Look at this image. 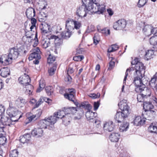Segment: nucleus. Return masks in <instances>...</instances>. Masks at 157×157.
Returning <instances> with one entry per match:
<instances>
[{
  "label": "nucleus",
  "instance_id": "1",
  "mask_svg": "<svg viewBox=\"0 0 157 157\" xmlns=\"http://www.w3.org/2000/svg\"><path fill=\"white\" fill-rule=\"evenodd\" d=\"M121 112H117L114 118L118 123L123 122L124 119L126 118L129 114V107L126 103V101L123 100L118 104Z\"/></svg>",
  "mask_w": 157,
  "mask_h": 157
},
{
  "label": "nucleus",
  "instance_id": "2",
  "mask_svg": "<svg viewBox=\"0 0 157 157\" xmlns=\"http://www.w3.org/2000/svg\"><path fill=\"white\" fill-rule=\"evenodd\" d=\"M145 67L143 63H138L136 64L135 72L134 74L133 83L136 87H141L142 79L143 78Z\"/></svg>",
  "mask_w": 157,
  "mask_h": 157
},
{
  "label": "nucleus",
  "instance_id": "3",
  "mask_svg": "<svg viewBox=\"0 0 157 157\" xmlns=\"http://www.w3.org/2000/svg\"><path fill=\"white\" fill-rule=\"evenodd\" d=\"M90 0H82V4L77 8L76 14L81 18L85 17L87 13L91 14Z\"/></svg>",
  "mask_w": 157,
  "mask_h": 157
},
{
  "label": "nucleus",
  "instance_id": "4",
  "mask_svg": "<svg viewBox=\"0 0 157 157\" xmlns=\"http://www.w3.org/2000/svg\"><path fill=\"white\" fill-rule=\"evenodd\" d=\"M91 12L92 14L97 13L102 14L105 11V6L104 4H98L100 0H90Z\"/></svg>",
  "mask_w": 157,
  "mask_h": 157
},
{
  "label": "nucleus",
  "instance_id": "5",
  "mask_svg": "<svg viewBox=\"0 0 157 157\" xmlns=\"http://www.w3.org/2000/svg\"><path fill=\"white\" fill-rule=\"evenodd\" d=\"M56 123L54 118H51L50 117L48 118H45L44 120L40 121L39 122V125L40 128H48L49 129H52L54 127V124Z\"/></svg>",
  "mask_w": 157,
  "mask_h": 157
},
{
  "label": "nucleus",
  "instance_id": "6",
  "mask_svg": "<svg viewBox=\"0 0 157 157\" xmlns=\"http://www.w3.org/2000/svg\"><path fill=\"white\" fill-rule=\"evenodd\" d=\"M64 112L63 110H59L57 112L55 113L53 115L51 116L50 117L51 118L55 119L56 122L57 120V119L63 118L62 120L63 123L64 124H67L70 122L71 117L68 115H64Z\"/></svg>",
  "mask_w": 157,
  "mask_h": 157
},
{
  "label": "nucleus",
  "instance_id": "7",
  "mask_svg": "<svg viewBox=\"0 0 157 157\" xmlns=\"http://www.w3.org/2000/svg\"><path fill=\"white\" fill-rule=\"evenodd\" d=\"M20 50L17 48H13L10 49L9 55H7L6 58L8 63V65L12 63L13 59H16L18 58L20 55Z\"/></svg>",
  "mask_w": 157,
  "mask_h": 157
},
{
  "label": "nucleus",
  "instance_id": "8",
  "mask_svg": "<svg viewBox=\"0 0 157 157\" xmlns=\"http://www.w3.org/2000/svg\"><path fill=\"white\" fill-rule=\"evenodd\" d=\"M7 113L12 119V121L17 122L22 117L21 115H20L17 110L13 107L10 108L8 109Z\"/></svg>",
  "mask_w": 157,
  "mask_h": 157
},
{
  "label": "nucleus",
  "instance_id": "9",
  "mask_svg": "<svg viewBox=\"0 0 157 157\" xmlns=\"http://www.w3.org/2000/svg\"><path fill=\"white\" fill-rule=\"evenodd\" d=\"M0 122V132H4V128L5 126H10L11 125L13 124L14 122L12 121V119L10 118L4 116L2 117Z\"/></svg>",
  "mask_w": 157,
  "mask_h": 157
},
{
  "label": "nucleus",
  "instance_id": "10",
  "mask_svg": "<svg viewBox=\"0 0 157 157\" xmlns=\"http://www.w3.org/2000/svg\"><path fill=\"white\" fill-rule=\"evenodd\" d=\"M39 3L41 5H44V6L41 8V10L40 12L38 18L40 21H44L46 20L47 17V13L44 12L43 10L46 8V2L45 0H39Z\"/></svg>",
  "mask_w": 157,
  "mask_h": 157
},
{
  "label": "nucleus",
  "instance_id": "11",
  "mask_svg": "<svg viewBox=\"0 0 157 157\" xmlns=\"http://www.w3.org/2000/svg\"><path fill=\"white\" fill-rule=\"evenodd\" d=\"M135 90L137 93H141L146 98L150 97L151 94V89L146 86L144 87H136Z\"/></svg>",
  "mask_w": 157,
  "mask_h": 157
},
{
  "label": "nucleus",
  "instance_id": "12",
  "mask_svg": "<svg viewBox=\"0 0 157 157\" xmlns=\"http://www.w3.org/2000/svg\"><path fill=\"white\" fill-rule=\"evenodd\" d=\"M126 24V20L124 19H121L114 23L113 28L116 30H122L125 28Z\"/></svg>",
  "mask_w": 157,
  "mask_h": 157
},
{
  "label": "nucleus",
  "instance_id": "13",
  "mask_svg": "<svg viewBox=\"0 0 157 157\" xmlns=\"http://www.w3.org/2000/svg\"><path fill=\"white\" fill-rule=\"evenodd\" d=\"M31 52V53L29 57V60H31L34 59H40L41 58V52L38 47L34 48Z\"/></svg>",
  "mask_w": 157,
  "mask_h": 157
},
{
  "label": "nucleus",
  "instance_id": "14",
  "mask_svg": "<svg viewBox=\"0 0 157 157\" xmlns=\"http://www.w3.org/2000/svg\"><path fill=\"white\" fill-rule=\"evenodd\" d=\"M67 90L69 91V93L64 94L65 98L73 102H74V100L75 99V90L73 88H71L68 89Z\"/></svg>",
  "mask_w": 157,
  "mask_h": 157
},
{
  "label": "nucleus",
  "instance_id": "15",
  "mask_svg": "<svg viewBox=\"0 0 157 157\" xmlns=\"http://www.w3.org/2000/svg\"><path fill=\"white\" fill-rule=\"evenodd\" d=\"M18 80L21 84L25 86L29 84L31 82V79L29 76L26 74H24L23 75L20 77Z\"/></svg>",
  "mask_w": 157,
  "mask_h": 157
},
{
  "label": "nucleus",
  "instance_id": "16",
  "mask_svg": "<svg viewBox=\"0 0 157 157\" xmlns=\"http://www.w3.org/2000/svg\"><path fill=\"white\" fill-rule=\"evenodd\" d=\"M114 125L112 121H109L105 122L104 124L103 128L105 131L111 132L114 129Z\"/></svg>",
  "mask_w": 157,
  "mask_h": 157
},
{
  "label": "nucleus",
  "instance_id": "17",
  "mask_svg": "<svg viewBox=\"0 0 157 157\" xmlns=\"http://www.w3.org/2000/svg\"><path fill=\"white\" fill-rule=\"evenodd\" d=\"M85 115L87 120L91 122L94 121V119L97 116V113L93 112L91 111H87Z\"/></svg>",
  "mask_w": 157,
  "mask_h": 157
},
{
  "label": "nucleus",
  "instance_id": "18",
  "mask_svg": "<svg viewBox=\"0 0 157 157\" xmlns=\"http://www.w3.org/2000/svg\"><path fill=\"white\" fill-rule=\"evenodd\" d=\"M146 121V118H142L140 116L136 117L133 120L134 124L137 126L143 125Z\"/></svg>",
  "mask_w": 157,
  "mask_h": 157
},
{
  "label": "nucleus",
  "instance_id": "19",
  "mask_svg": "<svg viewBox=\"0 0 157 157\" xmlns=\"http://www.w3.org/2000/svg\"><path fill=\"white\" fill-rule=\"evenodd\" d=\"M31 138V135L29 133H26L20 137V141L22 143H25L29 142Z\"/></svg>",
  "mask_w": 157,
  "mask_h": 157
},
{
  "label": "nucleus",
  "instance_id": "20",
  "mask_svg": "<svg viewBox=\"0 0 157 157\" xmlns=\"http://www.w3.org/2000/svg\"><path fill=\"white\" fill-rule=\"evenodd\" d=\"M41 33L44 34L47 33L49 30L50 25L46 23H41L40 25Z\"/></svg>",
  "mask_w": 157,
  "mask_h": 157
},
{
  "label": "nucleus",
  "instance_id": "21",
  "mask_svg": "<svg viewBox=\"0 0 157 157\" xmlns=\"http://www.w3.org/2000/svg\"><path fill=\"white\" fill-rule=\"evenodd\" d=\"M143 105V108L145 112L155 109L153 105L150 101H145L144 102Z\"/></svg>",
  "mask_w": 157,
  "mask_h": 157
},
{
  "label": "nucleus",
  "instance_id": "22",
  "mask_svg": "<svg viewBox=\"0 0 157 157\" xmlns=\"http://www.w3.org/2000/svg\"><path fill=\"white\" fill-rule=\"evenodd\" d=\"M26 15L27 17L29 19H31L35 16V11L34 8L30 7L27 9L26 12Z\"/></svg>",
  "mask_w": 157,
  "mask_h": 157
},
{
  "label": "nucleus",
  "instance_id": "23",
  "mask_svg": "<svg viewBox=\"0 0 157 157\" xmlns=\"http://www.w3.org/2000/svg\"><path fill=\"white\" fill-rule=\"evenodd\" d=\"M146 112L145 116L146 118H147V119L149 120H151L154 119L156 113L155 109Z\"/></svg>",
  "mask_w": 157,
  "mask_h": 157
},
{
  "label": "nucleus",
  "instance_id": "24",
  "mask_svg": "<svg viewBox=\"0 0 157 157\" xmlns=\"http://www.w3.org/2000/svg\"><path fill=\"white\" fill-rule=\"evenodd\" d=\"M65 115H68L71 117V114H73L77 111V109L75 107L64 108L63 109Z\"/></svg>",
  "mask_w": 157,
  "mask_h": 157
},
{
  "label": "nucleus",
  "instance_id": "25",
  "mask_svg": "<svg viewBox=\"0 0 157 157\" xmlns=\"http://www.w3.org/2000/svg\"><path fill=\"white\" fill-rule=\"evenodd\" d=\"M43 131L40 128H35L31 132V134L33 136L36 137H41L43 136Z\"/></svg>",
  "mask_w": 157,
  "mask_h": 157
},
{
  "label": "nucleus",
  "instance_id": "26",
  "mask_svg": "<svg viewBox=\"0 0 157 157\" xmlns=\"http://www.w3.org/2000/svg\"><path fill=\"white\" fill-rule=\"evenodd\" d=\"M0 74L3 77H7L10 74V71L7 67H3L0 70Z\"/></svg>",
  "mask_w": 157,
  "mask_h": 157
},
{
  "label": "nucleus",
  "instance_id": "27",
  "mask_svg": "<svg viewBox=\"0 0 157 157\" xmlns=\"http://www.w3.org/2000/svg\"><path fill=\"white\" fill-rule=\"evenodd\" d=\"M120 138V134L118 133H112L109 136L110 140L113 142H116L118 141Z\"/></svg>",
  "mask_w": 157,
  "mask_h": 157
},
{
  "label": "nucleus",
  "instance_id": "28",
  "mask_svg": "<svg viewBox=\"0 0 157 157\" xmlns=\"http://www.w3.org/2000/svg\"><path fill=\"white\" fill-rule=\"evenodd\" d=\"M27 101L21 97H19L15 101V104L18 107H23L26 103Z\"/></svg>",
  "mask_w": 157,
  "mask_h": 157
},
{
  "label": "nucleus",
  "instance_id": "29",
  "mask_svg": "<svg viewBox=\"0 0 157 157\" xmlns=\"http://www.w3.org/2000/svg\"><path fill=\"white\" fill-rule=\"evenodd\" d=\"M157 79V72L151 78V80L148 82V84L152 88H155L156 86V82Z\"/></svg>",
  "mask_w": 157,
  "mask_h": 157
},
{
  "label": "nucleus",
  "instance_id": "30",
  "mask_svg": "<svg viewBox=\"0 0 157 157\" xmlns=\"http://www.w3.org/2000/svg\"><path fill=\"white\" fill-rule=\"evenodd\" d=\"M148 130L151 133L157 134V126L154 123H152L148 128Z\"/></svg>",
  "mask_w": 157,
  "mask_h": 157
},
{
  "label": "nucleus",
  "instance_id": "31",
  "mask_svg": "<svg viewBox=\"0 0 157 157\" xmlns=\"http://www.w3.org/2000/svg\"><path fill=\"white\" fill-rule=\"evenodd\" d=\"M154 52L152 50H148L146 52L144 56V59L147 60L153 57Z\"/></svg>",
  "mask_w": 157,
  "mask_h": 157
},
{
  "label": "nucleus",
  "instance_id": "32",
  "mask_svg": "<svg viewBox=\"0 0 157 157\" xmlns=\"http://www.w3.org/2000/svg\"><path fill=\"white\" fill-rule=\"evenodd\" d=\"M44 101H45L46 102L49 103L51 100L49 98H40L39 101L37 102L35 105V107H38Z\"/></svg>",
  "mask_w": 157,
  "mask_h": 157
},
{
  "label": "nucleus",
  "instance_id": "33",
  "mask_svg": "<svg viewBox=\"0 0 157 157\" xmlns=\"http://www.w3.org/2000/svg\"><path fill=\"white\" fill-rule=\"evenodd\" d=\"M97 29L98 32L102 33L105 34L106 35H109L110 34L109 30L107 29L106 28L101 29L100 26H98Z\"/></svg>",
  "mask_w": 157,
  "mask_h": 157
},
{
  "label": "nucleus",
  "instance_id": "34",
  "mask_svg": "<svg viewBox=\"0 0 157 157\" xmlns=\"http://www.w3.org/2000/svg\"><path fill=\"white\" fill-rule=\"evenodd\" d=\"M45 84L43 79H41L39 82V88L36 90L37 92H39L42 90L45 87Z\"/></svg>",
  "mask_w": 157,
  "mask_h": 157
},
{
  "label": "nucleus",
  "instance_id": "35",
  "mask_svg": "<svg viewBox=\"0 0 157 157\" xmlns=\"http://www.w3.org/2000/svg\"><path fill=\"white\" fill-rule=\"evenodd\" d=\"M45 90L48 95L51 96L52 95L54 92V88L51 86H48L45 87Z\"/></svg>",
  "mask_w": 157,
  "mask_h": 157
},
{
  "label": "nucleus",
  "instance_id": "36",
  "mask_svg": "<svg viewBox=\"0 0 157 157\" xmlns=\"http://www.w3.org/2000/svg\"><path fill=\"white\" fill-rule=\"evenodd\" d=\"M71 35V33L68 31H64L60 34L61 38L67 39L69 38Z\"/></svg>",
  "mask_w": 157,
  "mask_h": 157
},
{
  "label": "nucleus",
  "instance_id": "37",
  "mask_svg": "<svg viewBox=\"0 0 157 157\" xmlns=\"http://www.w3.org/2000/svg\"><path fill=\"white\" fill-rule=\"evenodd\" d=\"M25 87L26 88V90L25 91L26 93L29 94H31L33 91V86L29 84L25 86Z\"/></svg>",
  "mask_w": 157,
  "mask_h": 157
},
{
  "label": "nucleus",
  "instance_id": "38",
  "mask_svg": "<svg viewBox=\"0 0 157 157\" xmlns=\"http://www.w3.org/2000/svg\"><path fill=\"white\" fill-rule=\"evenodd\" d=\"M152 28L153 27L151 25H146L143 28V31L144 33H145L146 35H148L149 34L148 33L150 32L151 28Z\"/></svg>",
  "mask_w": 157,
  "mask_h": 157
},
{
  "label": "nucleus",
  "instance_id": "39",
  "mask_svg": "<svg viewBox=\"0 0 157 157\" xmlns=\"http://www.w3.org/2000/svg\"><path fill=\"white\" fill-rule=\"evenodd\" d=\"M128 126L129 124L128 123L126 122H124L120 127V131L123 132L124 131H126L128 128Z\"/></svg>",
  "mask_w": 157,
  "mask_h": 157
},
{
  "label": "nucleus",
  "instance_id": "40",
  "mask_svg": "<svg viewBox=\"0 0 157 157\" xmlns=\"http://www.w3.org/2000/svg\"><path fill=\"white\" fill-rule=\"evenodd\" d=\"M6 55H3L1 58H0V65L2 64H3L4 65H8V63L7 62V61H6Z\"/></svg>",
  "mask_w": 157,
  "mask_h": 157
},
{
  "label": "nucleus",
  "instance_id": "41",
  "mask_svg": "<svg viewBox=\"0 0 157 157\" xmlns=\"http://www.w3.org/2000/svg\"><path fill=\"white\" fill-rule=\"evenodd\" d=\"M42 46L43 48L46 49L50 45V42L48 40H44L41 42Z\"/></svg>",
  "mask_w": 157,
  "mask_h": 157
},
{
  "label": "nucleus",
  "instance_id": "42",
  "mask_svg": "<svg viewBox=\"0 0 157 157\" xmlns=\"http://www.w3.org/2000/svg\"><path fill=\"white\" fill-rule=\"evenodd\" d=\"M118 48V46L117 45H113L108 49L107 52L109 53L113 52L117 50Z\"/></svg>",
  "mask_w": 157,
  "mask_h": 157
},
{
  "label": "nucleus",
  "instance_id": "43",
  "mask_svg": "<svg viewBox=\"0 0 157 157\" xmlns=\"http://www.w3.org/2000/svg\"><path fill=\"white\" fill-rule=\"evenodd\" d=\"M150 42L152 45L157 44V35H155L150 38Z\"/></svg>",
  "mask_w": 157,
  "mask_h": 157
},
{
  "label": "nucleus",
  "instance_id": "44",
  "mask_svg": "<svg viewBox=\"0 0 157 157\" xmlns=\"http://www.w3.org/2000/svg\"><path fill=\"white\" fill-rule=\"evenodd\" d=\"M70 21L69 20H67L66 22V27L67 29V31L71 33L72 31L74 29V28L72 26L69 25Z\"/></svg>",
  "mask_w": 157,
  "mask_h": 157
},
{
  "label": "nucleus",
  "instance_id": "45",
  "mask_svg": "<svg viewBox=\"0 0 157 157\" xmlns=\"http://www.w3.org/2000/svg\"><path fill=\"white\" fill-rule=\"evenodd\" d=\"M71 20L74 23L75 28L77 29H79L81 26L82 24L81 22L74 20L73 19H72Z\"/></svg>",
  "mask_w": 157,
  "mask_h": 157
},
{
  "label": "nucleus",
  "instance_id": "46",
  "mask_svg": "<svg viewBox=\"0 0 157 157\" xmlns=\"http://www.w3.org/2000/svg\"><path fill=\"white\" fill-rule=\"evenodd\" d=\"M57 66L56 65H54L52 67L49 69L48 70V72L50 75H52L54 73L55 71L56 70Z\"/></svg>",
  "mask_w": 157,
  "mask_h": 157
},
{
  "label": "nucleus",
  "instance_id": "47",
  "mask_svg": "<svg viewBox=\"0 0 157 157\" xmlns=\"http://www.w3.org/2000/svg\"><path fill=\"white\" fill-rule=\"evenodd\" d=\"M2 132H0V144H4L6 141V137L3 136V134Z\"/></svg>",
  "mask_w": 157,
  "mask_h": 157
},
{
  "label": "nucleus",
  "instance_id": "48",
  "mask_svg": "<svg viewBox=\"0 0 157 157\" xmlns=\"http://www.w3.org/2000/svg\"><path fill=\"white\" fill-rule=\"evenodd\" d=\"M18 152L17 150L11 151L10 154V157H18Z\"/></svg>",
  "mask_w": 157,
  "mask_h": 157
},
{
  "label": "nucleus",
  "instance_id": "49",
  "mask_svg": "<svg viewBox=\"0 0 157 157\" xmlns=\"http://www.w3.org/2000/svg\"><path fill=\"white\" fill-rule=\"evenodd\" d=\"M55 60L56 57L51 54H50L47 59L48 63L49 64L52 63Z\"/></svg>",
  "mask_w": 157,
  "mask_h": 157
},
{
  "label": "nucleus",
  "instance_id": "50",
  "mask_svg": "<svg viewBox=\"0 0 157 157\" xmlns=\"http://www.w3.org/2000/svg\"><path fill=\"white\" fill-rule=\"evenodd\" d=\"M146 98L141 93V94H139L137 95V101L139 102H144V99Z\"/></svg>",
  "mask_w": 157,
  "mask_h": 157
},
{
  "label": "nucleus",
  "instance_id": "51",
  "mask_svg": "<svg viewBox=\"0 0 157 157\" xmlns=\"http://www.w3.org/2000/svg\"><path fill=\"white\" fill-rule=\"evenodd\" d=\"M143 78L142 79L141 87H144L146 86H147L148 81L147 78H144V75H143Z\"/></svg>",
  "mask_w": 157,
  "mask_h": 157
},
{
  "label": "nucleus",
  "instance_id": "52",
  "mask_svg": "<svg viewBox=\"0 0 157 157\" xmlns=\"http://www.w3.org/2000/svg\"><path fill=\"white\" fill-rule=\"evenodd\" d=\"M81 105L83 108L87 109V111H91L90 110L91 109L92 106L90 104L82 103L81 104Z\"/></svg>",
  "mask_w": 157,
  "mask_h": 157
},
{
  "label": "nucleus",
  "instance_id": "53",
  "mask_svg": "<svg viewBox=\"0 0 157 157\" xmlns=\"http://www.w3.org/2000/svg\"><path fill=\"white\" fill-rule=\"evenodd\" d=\"M147 2V0H139L137 5L140 8L143 6Z\"/></svg>",
  "mask_w": 157,
  "mask_h": 157
},
{
  "label": "nucleus",
  "instance_id": "54",
  "mask_svg": "<svg viewBox=\"0 0 157 157\" xmlns=\"http://www.w3.org/2000/svg\"><path fill=\"white\" fill-rule=\"evenodd\" d=\"M132 71V69H127L125 73V75L124 76V81H123V83L125 84L126 81L127 79V77L129 75V74L130 73V72Z\"/></svg>",
  "mask_w": 157,
  "mask_h": 157
},
{
  "label": "nucleus",
  "instance_id": "55",
  "mask_svg": "<svg viewBox=\"0 0 157 157\" xmlns=\"http://www.w3.org/2000/svg\"><path fill=\"white\" fill-rule=\"evenodd\" d=\"M84 58L83 56L79 55L74 56L73 58V59L74 61H81Z\"/></svg>",
  "mask_w": 157,
  "mask_h": 157
},
{
  "label": "nucleus",
  "instance_id": "56",
  "mask_svg": "<svg viewBox=\"0 0 157 157\" xmlns=\"http://www.w3.org/2000/svg\"><path fill=\"white\" fill-rule=\"evenodd\" d=\"M35 114H34L36 118L39 117L42 113V110L40 109H39L36 110L35 112Z\"/></svg>",
  "mask_w": 157,
  "mask_h": 157
},
{
  "label": "nucleus",
  "instance_id": "57",
  "mask_svg": "<svg viewBox=\"0 0 157 157\" xmlns=\"http://www.w3.org/2000/svg\"><path fill=\"white\" fill-rule=\"evenodd\" d=\"M100 94L99 93H97V94L94 93H91L89 94V96L93 99H95L98 98H99Z\"/></svg>",
  "mask_w": 157,
  "mask_h": 157
},
{
  "label": "nucleus",
  "instance_id": "58",
  "mask_svg": "<svg viewBox=\"0 0 157 157\" xmlns=\"http://www.w3.org/2000/svg\"><path fill=\"white\" fill-rule=\"evenodd\" d=\"M99 39L97 34H95L93 38L94 43L96 45L99 42Z\"/></svg>",
  "mask_w": 157,
  "mask_h": 157
},
{
  "label": "nucleus",
  "instance_id": "59",
  "mask_svg": "<svg viewBox=\"0 0 157 157\" xmlns=\"http://www.w3.org/2000/svg\"><path fill=\"white\" fill-rule=\"evenodd\" d=\"M51 39H54L56 40L57 39H58V40L60 39V38H59L57 36L52 35L49 36L48 37V40H49V41Z\"/></svg>",
  "mask_w": 157,
  "mask_h": 157
},
{
  "label": "nucleus",
  "instance_id": "60",
  "mask_svg": "<svg viewBox=\"0 0 157 157\" xmlns=\"http://www.w3.org/2000/svg\"><path fill=\"white\" fill-rule=\"evenodd\" d=\"M100 105L99 101H98L94 102V110H96L99 107Z\"/></svg>",
  "mask_w": 157,
  "mask_h": 157
},
{
  "label": "nucleus",
  "instance_id": "61",
  "mask_svg": "<svg viewBox=\"0 0 157 157\" xmlns=\"http://www.w3.org/2000/svg\"><path fill=\"white\" fill-rule=\"evenodd\" d=\"M5 108L2 105L0 104V116H2L5 112Z\"/></svg>",
  "mask_w": 157,
  "mask_h": 157
},
{
  "label": "nucleus",
  "instance_id": "62",
  "mask_svg": "<svg viewBox=\"0 0 157 157\" xmlns=\"http://www.w3.org/2000/svg\"><path fill=\"white\" fill-rule=\"evenodd\" d=\"M35 37V38L34 39V40H35V42L34 43V44H33V46L34 47H35L36 46H37V44H38V39L37 38V34H36V35Z\"/></svg>",
  "mask_w": 157,
  "mask_h": 157
},
{
  "label": "nucleus",
  "instance_id": "63",
  "mask_svg": "<svg viewBox=\"0 0 157 157\" xmlns=\"http://www.w3.org/2000/svg\"><path fill=\"white\" fill-rule=\"evenodd\" d=\"M94 124H95V125H97V127L98 128L100 126V121L99 120L97 119L96 117L94 119Z\"/></svg>",
  "mask_w": 157,
  "mask_h": 157
},
{
  "label": "nucleus",
  "instance_id": "64",
  "mask_svg": "<svg viewBox=\"0 0 157 157\" xmlns=\"http://www.w3.org/2000/svg\"><path fill=\"white\" fill-rule=\"evenodd\" d=\"M150 32L151 33L149 34L150 35L151 34H155L157 33V29L156 28H153V27L152 28H151Z\"/></svg>",
  "mask_w": 157,
  "mask_h": 157
}]
</instances>
